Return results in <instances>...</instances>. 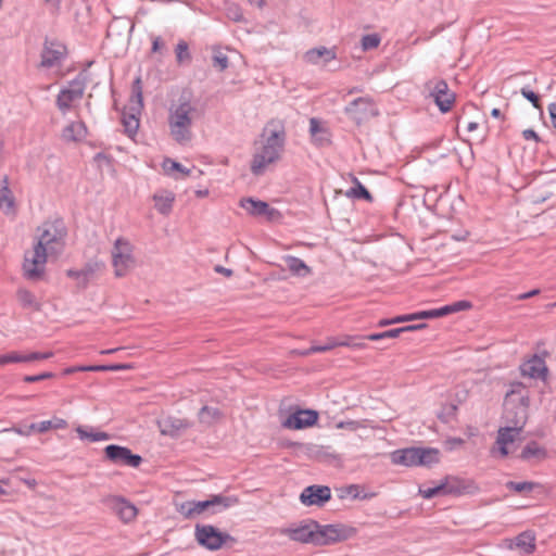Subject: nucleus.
Instances as JSON below:
<instances>
[{
	"instance_id": "f257e3e1",
	"label": "nucleus",
	"mask_w": 556,
	"mask_h": 556,
	"mask_svg": "<svg viewBox=\"0 0 556 556\" xmlns=\"http://www.w3.org/2000/svg\"><path fill=\"white\" fill-rule=\"evenodd\" d=\"M38 239L33 250L26 251L23 273L28 280H40L46 273L48 256H59L65 248L67 229L62 219L47 220L38 228Z\"/></svg>"
},
{
	"instance_id": "f03ea898",
	"label": "nucleus",
	"mask_w": 556,
	"mask_h": 556,
	"mask_svg": "<svg viewBox=\"0 0 556 556\" xmlns=\"http://www.w3.org/2000/svg\"><path fill=\"white\" fill-rule=\"evenodd\" d=\"M264 146L254 155L251 169L254 173L267 170L268 166L279 160L286 141L285 125L279 119L267 123L263 130Z\"/></svg>"
},
{
	"instance_id": "7ed1b4c3",
	"label": "nucleus",
	"mask_w": 556,
	"mask_h": 556,
	"mask_svg": "<svg viewBox=\"0 0 556 556\" xmlns=\"http://www.w3.org/2000/svg\"><path fill=\"white\" fill-rule=\"evenodd\" d=\"M197 115V109L190 99L182 94L169 109L168 126L172 137L179 143L191 139V126Z\"/></svg>"
},
{
	"instance_id": "20e7f679",
	"label": "nucleus",
	"mask_w": 556,
	"mask_h": 556,
	"mask_svg": "<svg viewBox=\"0 0 556 556\" xmlns=\"http://www.w3.org/2000/svg\"><path fill=\"white\" fill-rule=\"evenodd\" d=\"M237 503L238 498L235 496L217 494L205 501H186L177 503L176 510L186 519H191L205 511H210L212 515L219 514Z\"/></svg>"
},
{
	"instance_id": "39448f33",
	"label": "nucleus",
	"mask_w": 556,
	"mask_h": 556,
	"mask_svg": "<svg viewBox=\"0 0 556 556\" xmlns=\"http://www.w3.org/2000/svg\"><path fill=\"white\" fill-rule=\"evenodd\" d=\"M522 383L511 386L506 394L505 420L510 428H518L522 431L528 419L529 396L521 394Z\"/></svg>"
},
{
	"instance_id": "423d86ee",
	"label": "nucleus",
	"mask_w": 556,
	"mask_h": 556,
	"mask_svg": "<svg viewBox=\"0 0 556 556\" xmlns=\"http://www.w3.org/2000/svg\"><path fill=\"white\" fill-rule=\"evenodd\" d=\"M354 533L353 528L343 525H325L321 526L317 522L314 529L313 545L325 546L337 542L348 540Z\"/></svg>"
},
{
	"instance_id": "0eeeda50",
	"label": "nucleus",
	"mask_w": 556,
	"mask_h": 556,
	"mask_svg": "<svg viewBox=\"0 0 556 556\" xmlns=\"http://www.w3.org/2000/svg\"><path fill=\"white\" fill-rule=\"evenodd\" d=\"M131 244L124 238L116 239L112 250V264L116 277H123L134 265Z\"/></svg>"
},
{
	"instance_id": "6e6552de",
	"label": "nucleus",
	"mask_w": 556,
	"mask_h": 556,
	"mask_svg": "<svg viewBox=\"0 0 556 556\" xmlns=\"http://www.w3.org/2000/svg\"><path fill=\"white\" fill-rule=\"evenodd\" d=\"M194 535L198 543L210 551L219 549L227 541L235 540L230 534L220 532L211 525H197Z\"/></svg>"
},
{
	"instance_id": "1a4fd4ad",
	"label": "nucleus",
	"mask_w": 556,
	"mask_h": 556,
	"mask_svg": "<svg viewBox=\"0 0 556 556\" xmlns=\"http://www.w3.org/2000/svg\"><path fill=\"white\" fill-rule=\"evenodd\" d=\"M101 503L124 523L134 521L138 515L137 507L124 496L106 495L101 498Z\"/></svg>"
},
{
	"instance_id": "9d476101",
	"label": "nucleus",
	"mask_w": 556,
	"mask_h": 556,
	"mask_svg": "<svg viewBox=\"0 0 556 556\" xmlns=\"http://www.w3.org/2000/svg\"><path fill=\"white\" fill-rule=\"evenodd\" d=\"M426 88L429 91L431 98H433L434 103L438 105L442 113L448 112L454 102L455 94L448 88V85L443 79H432L426 84Z\"/></svg>"
},
{
	"instance_id": "9b49d317",
	"label": "nucleus",
	"mask_w": 556,
	"mask_h": 556,
	"mask_svg": "<svg viewBox=\"0 0 556 556\" xmlns=\"http://www.w3.org/2000/svg\"><path fill=\"white\" fill-rule=\"evenodd\" d=\"M345 113L356 124L368 121L379 114V111L369 97H361L352 101L346 108Z\"/></svg>"
},
{
	"instance_id": "f8f14e48",
	"label": "nucleus",
	"mask_w": 556,
	"mask_h": 556,
	"mask_svg": "<svg viewBox=\"0 0 556 556\" xmlns=\"http://www.w3.org/2000/svg\"><path fill=\"white\" fill-rule=\"evenodd\" d=\"M67 54L66 47L58 40L46 39L41 51L40 66L45 68L59 67Z\"/></svg>"
},
{
	"instance_id": "ddd939ff",
	"label": "nucleus",
	"mask_w": 556,
	"mask_h": 556,
	"mask_svg": "<svg viewBox=\"0 0 556 556\" xmlns=\"http://www.w3.org/2000/svg\"><path fill=\"white\" fill-rule=\"evenodd\" d=\"M104 454L105 458L115 465L138 468L142 463V457L126 446L110 444L104 448Z\"/></svg>"
},
{
	"instance_id": "4468645a",
	"label": "nucleus",
	"mask_w": 556,
	"mask_h": 556,
	"mask_svg": "<svg viewBox=\"0 0 556 556\" xmlns=\"http://www.w3.org/2000/svg\"><path fill=\"white\" fill-rule=\"evenodd\" d=\"M85 81L81 79L72 80L68 86L60 91L56 97V106L62 113H66L73 104L79 101L85 92Z\"/></svg>"
},
{
	"instance_id": "2eb2a0df",
	"label": "nucleus",
	"mask_w": 556,
	"mask_h": 556,
	"mask_svg": "<svg viewBox=\"0 0 556 556\" xmlns=\"http://www.w3.org/2000/svg\"><path fill=\"white\" fill-rule=\"evenodd\" d=\"M317 527V521L308 520L294 525L291 527L281 528L278 533L288 536L290 540L300 543L313 544L314 541V529Z\"/></svg>"
},
{
	"instance_id": "dca6fc26",
	"label": "nucleus",
	"mask_w": 556,
	"mask_h": 556,
	"mask_svg": "<svg viewBox=\"0 0 556 556\" xmlns=\"http://www.w3.org/2000/svg\"><path fill=\"white\" fill-rule=\"evenodd\" d=\"M331 498V490L327 485H309L305 488L301 495L300 501L306 506H324Z\"/></svg>"
},
{
	"instance_id": "f3484780",
	"label": "nucleus",
	"mask_w": 556,
	"mask_h": 556,
	"mask_svg": "<svg viewBox=\"0 0 556 556\" xmlns=\"http://www.w3.org/2000/svg\"><path fill=\"white\" fill-rule=\"evenodd\" d=\"M104 269V263L98 261H90L85 264V266L80 270L68 269L66 270V276L75 279L77 281V286L81 289H85L89 281L96 278L97 274Z\"/></svg>"
},
{
	"instance_id": "a211bd4d",
	"label": "nucleus",
	"mask_w": 556,
	"mask_h": 556,
	"mask_svg": "<svg viewBox=\"0 0 556 556\" xmlns=\"http://www.w3.org/2000/svg\"><path fill=\"white\" fill-rule=\"evenodd\" d=\"M240 206L245 210L248 214L252 216H266L268 220H273L279 215V212L270 207L268 203L253 198L241 199Z\"/></svg>"
},
{
	"instance_id": "6ab92c4d",
	"label": "nucleus",
	"mask_w": 556,
	"mask_h": 556,
	"mask_svg": "<svg viewBox=\"0 0 556 556\" xmlns=\"http://www.w3.org/2000/svg\"><path fill=\"white\" fill-rule=\"evenodd\" d=\"M157 427L163 435L178 437L182 431L191 427L187 419L167 416L157 420Z\"/></svg>"
},
{
	"instance_id": "aec40b11",
	"label": "nucleus",
	"mask_w": 556,
	"mask_h": 556,
	"mask_svg": "<svg viewBox=\"0 0 556 556\" xmlns=\"http://www.w3.org/2000/svg\"><path fill=\"white\" fill-rule=\"evenodd\" d=\"M317 419V412L312 409H303L291 414L283 422V426L289 429H302L313 426L316 424Z\"/></svg>"
},
{
	"instance_id": "412c9836",
	"label": "nucleus",
	"mask_w": 556,
	"mask_h": 556,
	"mask_svg": "<svg viewBox=\"0 0 556 556\" xmlns=\"http://www.w3.org/2000/svg\"><path fill=\"white\" fill-rule=\"evenodd\" d=\"M521 374L533 379H541L543 381L547 378L548 369L543 358L534 355L531 359L526 362L520 367Z\"/></svg>"
},
{
	"instance_id": "4be33fe9",
	"label": "nucleus",
	"mask_w": 556,
	"mask_h": 556,
	"mask_svg": "<svg viewBox=\"0 0 556 556\" xmlns=\"http://www.w3.org/2000/svg\"><path fill=\"white\" fill-rule=\"evenodd\" d=\"M520 433L521 431H518V428H510L508 426L498 429L495 444L502 457L508 455V445L513 444L516 439L519 438Z\"/></svg>"
},
{
	"instance_id": "5701e85b",
	"label": "nucleus",
	"mask_w": 556,
	"mask_h": 556,
	"mask_svg": "<svg viewBox=\"0 0 556 556\" xmlns=\"http://www.w3.org/2000/svg\"><path fill=\"white\" fill-rule=\"evenodd\" d=\"M0 210H2L7 215H13L15 213L13 186L8 176H4L0 185Z\"/></svg>"
},
{
	"instance_id": "b1692460",
	"label": "nucleus",
	"mask_w": 556,
	"mask_h": 556,
	"mask_svg": "<svg viewBox=\"0 0 556 556\" xmlns=\"http://www.w3.org/2000/svg\"><path fill=\"white\" fill-rule=\"evenodd\" d=\"M510 548L519 551L521 555H529L535 551V534L528 530L518 534L510 543Z\"/></svg>"
},
{
	"instance_id": "393cba45",
	"label": "nucleus",
	"mask_w": 556,
	"mask_h": 556,
	"mask_svg": "<svg viewBox=\"0 0 556 556\" xmlns=\"http://www.w3.org/2000/svg\"><path fill=\"white\" fill-rule=\"evenodd\" d=\"M441 486H443V495H462L470 492L471 483L457 477H446L441 482Z\"/></svg>"
},
{
	"instance_id": "a878e982",
	"label": "nucleus",
	"mask_w": 556,
	"mask_h": 556,
	"mask_svg": "<svg viewBox=\"0 0 556 556\" xmlns=\"http://www.w3.org/2000/svg\"><path fill=\"white\" fill-rule=\"evenodd\" d=\"M419 447H408L394 451L391 454V460L395 465H403L406 467L418 466Z\"/></svg>"
},
{
	"instance_id": "bb28decb",
	"label": "nucleus",
	"mask_w": 556,
	"mask_h": 556,
	"mask_svg": "<svg viewBox=\"0 0 556 556\" xmlns=\"http://www.w3.org/2000/svg\"><path fill=\"white\" fill-rule=\"evenodd\" d=\"M86 136L87 127L81 121L72 122L62 130V139L66 142H78L84 140Z\"/></svg>"
},
{
	"instance_id": "cd10ccee",
	"label": "nucleus",
	"mask_w": 556,
	"mask_h": 556,
	"mask_svg": "<svg viewBox=\"0 0 556 556\" xmlns=\"http://www.w3.org/2000/svg\"><path fill=\"white\" fill-rule=\"evenodd\" d=\"M336 59L337 54L334 50L326 47L311 49L304 54V60L311 64H319L320 62L328 63Z\"/></svg>"
},
{
	"instance_id": "c85d7f7f",
	"label": "nucleus",
	"mask_w": 556,
	"mask_h": 556,
	"mask_svg": "<svg viewBox=\"0 0 556 556\" xmlns=\"http://www.w3.org/2000/svg\"><path fill=\"white\" fill-rule=\"evenodd\" d=\"M154 206L159 213L168 215L173 210L175 193L168 190H161L153 195Z\"/></svg>"
},
{
	"instance_id": "c756f323",
	"label": "nucleus",
	"mask_w": 556,
	"mask_h": 556,
	"mask_svg": "<svg viewBox=\"0 0 556 556\" xmlns=\"http://www.w3.org/2000/svg\"><path fill=\"white\" fill-rule=\"evenodd\" d=\"M352 178L354 186L345 191L340 190V193H343L344 195L351 199H364L368 202H371L372 195L370 194V192L358 181L356 176H352Z\"/></svg>"
},
{
	"instance_id": "7c9ffc66",
	"label": "nucleus",
	"mask_w": 556,
	"mask_h": 556,
	"mask_svg": "<svg viewBox=\"0 0 556 556\" xmlns=\"http://www.w3.org/2000/svg\"><path fill=\"white\" fill-rule=\"evenodd\" d=\"M285 262L288 269L295 276L305 277L311 274V268L299 257L287 255Z\"/></svg>"
},
{
	"instance_id": "2f4dec72",
	"label": "nucleus",
	"mask_w": 556,
	"mask_h": 556,
	"mask_svg": "<svg viewBox=\"0 0 556 556\" xmlns=\"http://www.w3.org/2000/svg\"><path fill=\"white\" fill-rule=\"evenodd\" d=\"M223 413L217 407H211V406H203L199 413L198 418L201 424H204L206 426H212L219 419H222Z\"/></svg>"
},
{
	"instance_id": "473e14b6",
	"label": "nucleus",
	"mask_w": 556,
	"mask_h": 556,
	"mask_svg": "<svg viewBox=\"0 0 556 556\" xmlns=\"http://www.w3.org/2000/svg\"><path fill=\"white\" fill-rule=\"evenodd\" d=\"M76 432L80 440H89L91 442L106 441L111 439L110 434L104 431H93L92 429L88 430L83 426H78L76 428Z\"/></svg>"
},
{
	"instance_id": "72a5a7b5",
	"label": "nucleus",
	"mask_w": 556,
	"mask_h": 556,
	"mask_svg": "<svg viewBox=\"0 0 556 556\" xmlns=\"http://www.w3.org/2000/svg\"><path fill=\"white\" fill-rule=\"evenodd\" d=\"M440 452L437 448L432 447H419V455H418V466H430L432 464L439 463Z\"/></svg>"
},
{
	"instance_id": "f704fd0d",
	"label": "nucleus",
	"mask_w": 556,
	"mask_h": 556,
	"mask_svg": "<svg viewBox=\"0 0 556 556\" xmlns=\"http://www.w3.org/2000/svg\"><path fill=\"white\" fill-rule=\"evenodd\" d=\"M520 457L525 460H530L532 458L543 459L546 457V451L541 447L536 442H531L525 446L522 450Z\"/></svg>"
},
{
	"instance_id": "c9c22d12",
	"label": "nucleus",
	"mask_w": 556,
	"mask_h": 556,
	"mask_svg": "<svg viewBox=\"0 0 556 556\" xmlns=\"http://www.w3.org/2000/svg\"><path fill=\"white\" fill-rule=\"evenodd\" d=\"M309 131H311V135L314 138V140L316 142H318L319 144H324L325 142L329 141L328 132L323 127V125L320 124V122L318 119L311 118V121H309Z\"/></svg>"
},
{
	"instance_id": "e433bc0d",
	"label": "nucleus",
	"mask_w": 556,
	"mask_h": 556,
	"mask_svg": "<svg viewBox=\"0 0 556 556\" xmlns=\"http://www.w3.org/2000/svg\"><path fill=\"white\" fill-rule=\"evenodd\" d=\"M366 336H342L339 337L340 346H348L351 349L359 350L365 349L366 344Z\"/></svg>"
},
{
	"instance_id": "4c0bfd02",
	"label": "nucleus",
	"mask_w": 556,
	"mask_h": 556,
	"mask_svg": "<svg viewBox=\"0 0 556 556\" xmlns=\"http://www.w3.org/2000/svg\"><path fill=\"white\" fill-rule=\"evenodd\" d=\"M16 298L23 307H31L36 311L40 309V305L37 303L35 295L27 289H18Z\"/></svg>"
},
{
	"instance_id": "58836bf2",
	"label": "nucleus",
	"mask_w": 556,
	"mask_h": 556,
	"mask_svg": "<svg viewBox=\"0 0 556 556\" xmlns=\"http://www.w3.org/2000/svg\"><path fill=\"white\" fill-rule=\"evenodd\" d=\"M337 346H340L339 337L338 338H329L327 340L326 344H324V345H313V346H311L307 350L299 352V354L302 355V356H307V355H311L312 353L327 352V351H330V350H332V349H334Z\"/></svg>"
},
{
	"instance_id": "ea45409f",
	"label": "nucleus",
	"mask_w": 556,
	"mask_h": 556,
	"mask_svg": "<svg viewBox=\"0 0 556 556\" xmlns=\"http://www.w3.org/2000/svg\"><path fill=\"white\" fill-rule=\"evenodd\" d=\"M131 103V111L134 112H139L142 108V87L140 77H137L132 84Z\"/></svg>"
},
{
	"instance_id": "a19ab883",
	"label": "nucleus",
	"mask_w": 556,
	"mask_h": 556,
	"mask_svg": "<svg viewBox=\"0 0 556 556\" xmlns=\"http://www.w3.org/2000/svg\"><path fill=\"white\" fill-rule=\"evenodd\" d=\"M93 163L96 164L97 170L101 173H111L115 170L112 160L103 153H98L93 159Z\"/></svg>"
},
{
	"instance_id": "79ce46f5",
	"label": "nucleus",
	"mask_w": 556,
	"mask_h": 556,
	"mask_svg": "<svg viewBox=\"0 0 556 556\" xmlns=\"http://www.w3.org/2000/svg\"><path fill=\"white\" fill-rule=\"evenodd\" d=\"M122 123L125 127V131L131 136L135 135L139 128V118L135 113L126 114L123 113Z\"/></svg>"
},
{
	"instance_id": "37998d69",
	"label": "nucleus",
	"mask_w": 556,
	"mask_h": 556,
	"mask_svg": "<svg viewBox=\"0 0 556 556\" xmlns=\"http://www.w3.org/2000/svg\"><path fill=\"white\" fill-rule=\"evenodd\" d=\"M67 427V422L63 418L54 417L51 420H43L39 422V432L43 433L51 429H64Z\"/></svg>"
},
{
	"instance_id": "c03bdc74",
	"label": "nucleus",
	"mask_w": 556,
	"mask_h": 556,
	"mask_svg": "<svg viewBox=\"0 0 556 556\" xmlns=\"http://www.w3.org/2000/svg\"><path fill=\"white\" fill-rule=\"evenodd\" d=\"M175 52L178 64H185L191 61V54L189 52V47L186 41L180 40L176 46Z\"/></svg>"
},
{
	"instance_id": "a18cd8bd",
	"label": "nucleus",
	"mask_w": 556,
	"mask_h": 556,
	"mask_svg": "<svg viewBox=\"0 0 556 556\" xmlns=\"http://www.w3.org/2000/svg\"><path fill=\"white\" fill-rule=\"evenodd\" d=\"M538 486L535 482L530 481H522V482H516V481H508L506 483V488L509 490H513L517 493H528L534 490V488Z\"/></svg>"
},
{
	"instance_id": "49530a36",
	"label": "nucleus",
	"mask_w": 556,
	"mask_h": 556,
	"mask_svg": "<svg viewBox=\"0 0 556 556\" xmlns=\"http://www.w3.org/2000/svg\"><path fill=\"white\" fill-rule=\"evenodd\" d=\"M130 368L131 366L128 364L92 365L88 366V371H118Z\"/></svg>"
},
{
	"instance_id": "de8ad7c7",
	"label": "nucleus",
	"mask_w": 556,
	"mask_h": 556,
	"mask_svg": "<svg viewBox=\"0 0 556 556\" xmlns=\"http://www.w3.org/2000/svg\"><path fill=\"white\" fill-rule=\"evenodd\" d=\"M381 38L377 34L365 35L362 38V48L364 51L377 48L380 45Z\"/></svg>"
},
{
	"instance_id": "09e8293b",
	"label": "nucleus",
	"mask_w": 556,
	"mask_h": 556,
	"mask_svg": "<svg viewBox=\"0 0 556 556\" xmlns=\"http://www.w3.org/2000/svg\"><path fill=\"white\" fill-rule=\"evenodd\" d=\"M520 92L522 97L529 100L533 104V106L540 111V114L542 115L543 109L540 102V97L527 87L521 88Z\"/></svg>"
},
{
	"instance_id": "8fccbe9b",
	"label": "nucleus",
	"mask_w": 556,
	"mask_h": 556,
	"mask_svg": "<svg viewBox=\"0 0 556 556\" xmlns=\"http://www.w3.org/2000/svg\"><path fill=\"white\" fill-rule=\"evenodd\" d=\"M213 66L219 72L225 71L228 67V58L222 51H216L213 55Z\"/></svg>"
},
{
	"instance_id": "3c124183",
	"label": "nucleus",
	"mask_w": 556,
	"mask_h": 556,
	"mask_svg": "<svg viewBox=\"0 0 556 556\" xmlns=\"http://www.w3.org/2000/svg\"><path fill=\"white\" fill-rule=\"evenodd\" d=\"M442 490H443V486H441V483H439L438 485L432 486V488H427V489L420 488L419 493L425 498H432L437 495H443Z\"/></svg>"
},
{
	"instance_id": "603ef678",
	"label": "nucleus",
	"mask_w": 556,
	"mask_h": 556,
	"mask_svg": "<svg viewBox=\"0 0 556 556\" xmlns=\"http://www.w3.org/2000/svg\"><path fill=\"white\" fill-rule=\"evenodd\" d=\"M53 377H54L53 372L46 371V372H42V374H39V375L25 376L23 378V381L27 382V383H33V382H38V381L46 380V379H51Z\"/></svg>"
},
{
	"instance_id": "864d4df0",
	"label": "nucleus",
	"mask_w": 556,
	"mask_h": 556,
	"mask_svg": "<svg viewBox=\"0 0 556 556\" xmlns=\"http://www.w3.org/2000/svg\"><path fill=\"white\" fill-rule=\"evenodd\" d=\"M52 355H53L52 352H46V353L33 352L28 355H24V359H25V362H34V361L50 358Z\"/></svg>"
},
{
	"instance_id": "5fc2aeb1",
	"label": "nucleus",
	"mask_w": 556,
	"mask_h": 556,
	"mask_svg": "<svg viewBox=\"0 0 556 556\" xmlns=\"http://www.w3.org/2000/svg\"><path fill=\"white\" fill-rule=\"evenodd\" d=\"M455 412H456V406L451 404L443 408V412L441 414H439V418L442 419L444 422H448L451 420V418L454 417Z\"/></svg>"
},
{
	"instance_id": "6e6d98bb",
	"label": "nucleus",
	"mask_w": 556,
	"mask_h": 556,
	"mask_svg": "<svg viewBox=\"0 0 556 556\" xmlns=\"http://www.w3.org/2000/svg\"><path fill=\"white\" fill-rule=\"evenodd\" d=\"M471 303L468 301H457L451 304L452 313L469 309L471 307Z\"/></svg>"
},
{
	"instance_id": "4d7b16f0",
	"label": "nucleus",
	"mask_w": 556,
	"mask_h": 556,
	"mask_svg": "<svg viewBox=\"0 0 556 556\" xmlns=\"http://www.w3.org/2000/svg\"><path fill=\"white\" fill-rule=\"evenodd\" d=\"M167 164H170L169 172L176 170L179 174H190L192 169L184 167L180 163L175 161H168Z\"/></svg>"
},
{
	"instance_id": "13d9d810",
	"label": "nucleus",
	"mask_w": 556,
	"mask_h": 556,
	"mask_svg": "<svg viewBox=\"0 0 556 556\" xmlns=\"http://www.w3.org/2000/svg\"><path fill=\"white\" fill-rule=\"evenodd\" d=\"M338 429H350L352 431H355L358 428V422L354 420L350 421H340L337 424Z\"/></svg>"
},
{
	"instance_id": "bf43d9fd",
	"label": "nucleus",
	"mask_w": 556,
	"mask_h": 556,
	"mask_svg": "<svg viewBox=\"0 0 556 556\" xmlns=\"http://www.w3.org/2000/svg\"><path fill=\"white\" fill-rule=\"evenodd\" d=\"M414 317H415V319L435 318L434 309L422 311V312L416 313V314H414Z\"/></svg>"
},
{
	"instance_id": "052dcab7",
	"label": "nucleus",
	"mask_w": 556,
	"mask_h": 556,
	"mask_svg": "<svg viewBox=\"0 0 556 556\" xmlns=\"http://www.w3.org/2000/svg\"><path fill=\"white\" fill-rule=\"evenodd\" d=\"M402 332H404L403 327L390 329V330L384 331V337H386V339H394V338H397L400 336V333H402Z\"/></svg>"
},
{
	"instance_id": "680f3d73",
	"label": "nucleus",
	"mask_w": 556,
	"mask_h": 556,
	"mask_svg": "<svg viewBox=\"0 0 556 556\" xmlns=\"http://www.w3.org/2000/svg\"><path fill=\"white\" fill-rule=\"evenodd\" d=\"M452 313V309H451V305H445L443 307H440V308H435L434 309V316L435 318L438 317H442V316H445V315H448Z\"/></svg>"
},
{
	"instance_id": "e2e57ef3",
	"label": "nucleus",
	"mask_w": 556,
	"mask_h": 556,
	"mask_svg": "<svg viewBox=\"0 0 556 556\" xmlns=\"http://www.w3.org/2000/svg\"><path fill=\"white\" fill-rule=\"evenodd\" d=\"M76 371H88V366L67 367L63 370V375L67 376Z\"/></svg>"
},
{
	"instance_id": "0e129e2a",
	"label": "nucleus",
	"mask_w": 556,
	"mask_h": 556,
	"mask_svg": "<svg viewBox=\"0 0 556 556\" xmlns=\"http://www.w3.org/2000/svg\"><path fill=\"white\" fill-rule=\"evenodd\" d=\"M522 136L526 140H535L539 141V136L533 129H526L522 131Z\"/></svg>"
},
{
	"instance_id": "69168bd1",
	"label": "nucleus",
	"mask_w": 556,
	"mask_h": 556,
	"mask_svg": "<svg viewBox=\"0 0 556 556\" xmlns=\"http://www.w3.org/2000/svg\"><path fill=\"white\" fill-rule=\"evenodd\" d=\"M229 16L236 22H239L242 20V13L240 12L239 8L235 7L229 10Z\"/></svg>"
},
{
	"instance_id": "338daca9",
	"label": "nucleus",
	"mask_w": 556,
	"mask_h": 556,
	"mask_svg": "<svg viewBox=\"0 0 556 556\" xmlns=\"http://www.w3.org/2000/svg\"><path fill=\"white\" fill-rule=\"evenodd\" d=\"M548 113L552 119V125L556 129V103H551L548 105Z\"/></svg>"
},
{
	"instance_id": "774afa93",
	"label": "nucleus",
	"mask_w": 556,
	"mask_h": 556,
	"mask_svg": "<svg viewBox=\"0 0 556 556\" xmlns=\"http://www.w3.org/2000/svg\"><path fill=\"white\" fill-rule=\"evenodd\" d=\"M214 270H215L216 273H218V274H222V275L226 276V277H230V276H232V274H233L231 269L226 268V267H224V266H222V265H216V266L214 267Z\"/></svg>"
}]
</instances>
